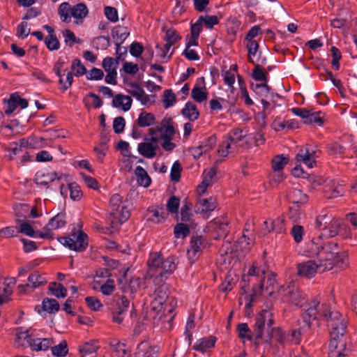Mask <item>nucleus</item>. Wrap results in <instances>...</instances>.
<instances>
[{
  "instance_id": "nucleus-1",
  "label": "nucleus",
  "mask_w": 357,
  "mask_h": 357,
  "mask_svg": "<svg viewBox=\"0 0 357 357\" xmlns=\"http://www.w3.org/2000/svg\"><path fill=\"white\" fill-rule=\"evenodd\" d=\"M320 316L327 322L330 330L331 349L346 347L342 337L347 329V321L337 311L331 310L326 304H320V301L315 299L311 302L309 307L302 314V319L306 323L307 328H310L311 320H316Z\"/></svg>"
},
{
  "instance_id": "nucleus-2",
  "label": "nucleus",
  "mask_w": 357,
  "mask_h": 357,
  "mask_svg": "<svg viewBox=\"0 0 357 357\" xmlns=\"http://www.w3.org/2000/svg\"><path fill=\"white\" fill-rule=\"evenodd\" d=\"M175 260L174 257H169L163 259L160 254L155 252L151 255L148 264L151 271L161 270L159 275L162 277V272L171 273L176 269Z\"/></svg>"
},
{
  "instance_id": "nucleus-3",
  "label": "nucleus",
  "mask_w": 357,
  "mask_h": 357,
  "mask_svg": "<svg viewBox=\"0 0 357 357\" xmlns=\"http://www.w3.org/2000/svg\"><path fill=\"white\" fill-rule=\"evenodd\" d=\"M274 324L272 313L266 310H262L256 317V322L253 329V335L256 340L262 338L264 330L268 335L271 333L272 326Z\"/></svg>"
},
{
  "instance_id": "nucleus-4",
  "label": "nucleus",
  "mask_w": 357,
  "mask_h": 357,
  "mask_svg": "<svg viewBox=\"0 0 357 357\" xmlns=\"http://www.w3.org/2000/svg\"><path fill=\"white\" fill-rule=\"evenodd\" d=\"M88 236L82 231L73 233L69 237H61L59 241L64 246L77 252H83L88 245Z\"/></svg>"
},
{
  "instance_id": "nucleus-5",
  "label": "nucleus",
  "mask_w": 357,
  "mask_h": 357,
  "mask_svg": "<svg viewBox=\"0 0 357 357\" xmlns=\"http://www.w3.org/2000/svg\"><path fill=\"white\" fill-rule=\"evenodd\" d=\"M122 197L119 194H114L110 199L112 211L110 215L116 220L121 225L125 222L130 217V211L126 206H121Z\"/></svg>"
},
{
  "instance_id": "nucleus-6",
  "label": "nucleus",
  "mask_w": 357,
  "mask_h": 357,
  "mask_svg": "<svg viewBox=\"0 0 357 357\" xmlns=\"http://www.w3.org/2000/svg\"><path fill=\"white\" fill-rule=\"evenodd\" d=\"M65 224L66 215L65 213H59L50 220L48 224L43 227V231H38V236L41 238H52V231L63 227Z\"/></svg>"
},
{
  "instance_id": "nucleus-7",
  "label": "nucleus",
  "mask_w": 357,
  "mask_h": 357,
  "mask_svg": "<svg viewBox=\"0 0 357 357\" xmlns=\"http://www.w3.org/2000/svg\"><path fill=\"white\" fill-rule=\"evenodd\" d=\"M323 262L317 264L314 261L309 260L303 263L298 264V274L301 276L312 278L317 271L323 272Z\"/></svg>"
},
{
  "instance_id": "nucleus-8",
  "label": "nucleus",
  "mask_w": 357,
  "mask_h": 357,
  "mask_svg": "<svg viewBox=\"0 0 357 357\" xmlns=\"http://www.w3.org/2000/svg\"><path fill=\"white\" fill-rule=\"evenodd\" d=\"M280 292L284 297L288 298L295 305L302 306L305 297L302 292L294 285H289L285 288L282 287Z\"/></svg>"
},
{
  "instance_id": "nucleus-9",
  "label": "nucleus",
  "mask_w": 357,
  "mask_h": 357,
  "mask_svg": "<svg viewBox=\"0 0 357 357\" xmlns=\"http://www.w3.org/2000/svg\"><path fill=\"white\" fill-rule=\"evenodd\" d=\"M115 302L117 307L112 310V321L120 324L123 321L122 315L129 307L130 301L125 296H121L115 298Z\"/></svg>"
},
{
  "instance_id": "nucleus-10",
  "label": "nucleus",
  "mask_w": 357,
  "mask_h": 357,
  "mask_svg": "<svg viewBox=\"0 0 357 357\" xmlns=\"http://www.w3.org/2000/svg\"><path fill=\"white\" fill-rule=\"evenodd\" d=\"M128 86L129 87L127 89L128 93L140 101L142 105H146L150 102V97L145 93L144 89L138 84L130 83Z\"/></svg>"
},
{
  "instance_id": "nucleus-11",
  "label": "nucleus",
  "mask_w": 357,
  "mask_h": 357,
  "mask_svg": "<svg viewBox=\"0 0 357 357\" xmlns=\"http://www.w3.org/2000/svg\"><path fill=\"white\" fill-rule=\"evenodd\" d=\"M340 222L334 221L331 222L328 229L324 228L323 231L319 234L317 238H313L312 242L314 245H319V241L323 238H333L339 234V230L340 227Z\"/></svg>"
},
{
  "instance_id": "nucleus-12",
  "label": "nucleus",
  "mask_w": 357,
  "mask_h": 357,
  "mask_svg": "<svg viewBox=\"0 0 357 357\" xmlns=\"http://www.w3.org/2000/svg\"><path fill=\"white\" fill-rule=\"evenodd\" d=\"M215 208V202L213 198L201 199L195 206V212L197 214H206L214 211Z\"/></svg>"
},
{
  "instance_id": "nucleus-13",
  "label": "nucleus",
  "mask_w": 357,
  "mask_h": 357,
  "mask_svg": "<svg viewBox=\"0 0 357 357\" xmlns=\"http://www.w3.org/2000/svg\"><path fill=\"white\" fill-rule=\"evenodd\" d=\"M204 239L201 236H192L190 241V248L188 250V257L194 260L197 253L204 248Z\"/></svg>"
},
{
  "instance_id": "nucleus-14",
  "label": "nucleus",
  "mask_w": 357,
  "mask_h": 357,
  "mask_svg": "<svg viewBox=\"0 0 357 357\" xmlns=\"http://www.w3.org/2000/svg\"><path fill=\"white\" fill-rule=\"evenodd\" d=\"M315 153V151L310 153L307 148L305 150L301 149L296 155V162L300 163L302 162L308 167L312 168L316 163L315 160L313 159Z\"/></svg>"
},
{
  "instance_id": "nucleus-15",
  "label": "nucleus",
  "mask_w": 357,
  "mask_h": 357,
  "mask_svg": "<svg viewBox=\"0 0 357 357\" xmlns=\"http://www.w3.org/2000/svg\"><path fill=\"white\" fill-rule=\"evenodd\" d=\"M158 147L153 143L142 142L138 144L137 151L142 156L152 158L155 156Z\"/></svg>"
},
{
  "instance_id": "nucleus-16",
  "label": "nucleus",
  "mask_w": 357,
  "mask_h": 357,
  "mask_svg": "<svg viewBox=\"0 0 357 357\" xmlns=\"http://www.w3.org/2000/svg\"><path fill=\"white\" fill-rule=\"evenodd\" d=\"M57 174L53 172H45L44 171H39L36 174L34 182L38 185H46L48 183L54 181Z\"/></svg>"
},
{
  "instance_id": "nucleus-17",
  "label": "nucleus",
  "mask_w": 357,
  "mask_h": 357,
  "mask_svg": "<svg viewBox=\"0 0 357 357\" xmlns=\"http://www.w3.org/2000/svg\"><path fill=\"white\" fill-rule=\"evenodd\" d=\"M132 100L129 96H124L122 94H117L112 100V105L115 107H120L122 106L123 111L130 109L132 105Z\"/></svg>"
},
{
  "instance_id": "nucleus-18",
  "label": "nucleus",
  "mask_w": 357,
  "mask_h": 357,
  "mask_svg": "<svg viewBox=\"0 0 357 357\" xmlns=\"http://www.w3.org/2000/svg\"><path fill=\"white\" fill-rule=\"evenodd\" d=\"M181 114L191 121L197 120L199 115L196 105L192 102H188L185 105V107L181 110Z\"/></svg>"
},
{
  "instance_id": "nucleus-19",
  "label": "nucleus",
  "mask_w": 357,
  "mask_h": 357,
  "mask_svg": "<svg viewBox=\"0 0 357 357\" xmlns=\"http://www.w3.org/2000/svg\"><path fill=\"white\" fill-rule=\"evenodd\" d=\"M216 338L213 336L201 338L198 340L193 346V349L196 351L204 352L207 349L214 347Z\"/></svg>"
},
{
  "instance_id": "nucleus-20",
  "label": "nucleus",
  "mask_w": 357,
  "mask_h": 357,
  "mask_svg": "<svg viewBox=\"0 0 357 357\" xmlns=\"http://www.w3.org/2000/svg\"><path fill=\"white\" fill-rule=\"evenodd\" d=\"M54 342L52 338H36L33 340L32 342H30V346L35 351H46Z\"/></svg>"
},
{
  "instance_id": "nucleus-21",
  "label": "nucleus",
  "mask_w": 357,
  "mask_h": 357,
  "mask_svg": "<svg viewBox=\"0 0 357 357\" xmlns=\"http://www.w3.org/2000/svg\"><path fill=\"white\" fill-rule=\"evenodd\" d=\"M288 199L294 204L298 205L307 203L308 196L303 194L300 190L294 189L289 193Z\"/></svg>"
},
{
  "instance_id": "nucleus-22",
  "label": "nucleus",
  "mask_w": 357,
  "mask_h": 357,
  "mask_svg": "<svg viewBox=\"0 0 357 357\" xmlns=\"http://www.w3.org/2000/svg\"><path fill=\"white\" fill-rule=\"evenodd\" d=\"M28 281L30 284H26L25 285L20 284L18 286V288L22 289L23 290L25 287H29L30 285L33 288H36L47 282L46 280L37 272L31 273L28 278Z\"/></svg>"
},
{
  "instance_id": "nucleus-23",
  "label": "nucleus",
  "mask_w": 357,
  "mask_h": 357,
  "mask_svg": "<svg viewBox=\"0 0 357 357\" xmlns=\"http://www.w3.org/2000/svg\"><path fill=\"white\" fill-rule=\"evenodd\" d=\"M137 183L144 187H148L151 183V178L146 171L141 166H137L135 170Z\"/></svg>"
},
{
  "instance_id": "nucleus-24",
  "label": "nucleus",
  "mask_w": 357,
  "mask_h": 357,
  "mask_svg": "<svg viewBox=\"0 0 357 357\" xmlns=\"http://www.w3.org/2000/svg\"><path fill=\"white\" fill-rule=\"evenodd\" d=\"M204 174L203 181L198 187V191L200 195L204 193L208 186L211 184L215 174V168H211L207 172H204Z\"/></svg>"
},
{
  "instance_id": "nucleus-25",
  "label": "nucleus",
  "mask_w": 357,
  "mask_h": 357,
  "mask_svg": "<svg viewBox=\"0 0 357 357\" xmlns=\"http://www.w3.org/2000/svg\"><path fill=\"white\" fill-rule=\"evenodd\" d=\"M59 303L53 298H45L42 303V308L43 311L47 312L50 314L55 313L59 310Z\"/></svg>"
},
{
  "instance_id": "nucleus-26",
  "label": "nucleus",
  "mask_w": 357,
  "mask_h": 357,
  "mask_svg": "<svg viewBox=\"0 0 357 357\" xmlns=\"http://www.w3.org/2000/svg\"><path fill=\"white\" fill-rule=\"evenodd\" d=\"M308 328L305 324V326L300 327L298 330L294 329L288 333L287 343L299 344L302 333H305Z\"/></svg>"
},
{
  "instance_id": "nucleus-27",
  "label": "nucleus",
  "mask_w": 357,
  "mask_h": 357,
  "mask_svg": "<svg viewBox=\"0 0 357 357\" xmlns=\"http://www.w3.org/2000/svg\"><path fill=\"white\" fill-rule=\"evenodd\" d=\"M155 116L151 113L142 112L139 114L137 119V124L139 127H148L155 122Z\"/></svg>"
},
{
  "instance_id": "nucleus-28",
  "label": "nucleus",
  "mask_w": 357,
  "mask_h": 357,
  "mask_svg": "<svg viewBox=\"0 0 357 357\" xmlns=\"http://www.w3.org/2000/svg\"><path fill=\"white\" fill-rule=\"evenodd\" d=\"M129 34L130 32L128 31V29L121 26H116L112 31V37L120 40L119 43H123Z\"/></svg>"
},
{
  "instance_id": "nucleus-29",
  "label": "nucleus",
  "mask_w": 357,
  "mask_h": 357,
  "mask_svg": "<svg viewBox=\"0 0 357 357\" xmlns=\"http://www.w3.org/2000/svg\"><path fill=\"white\" fill-rule=\"evenodd\" d=\"M49 290L57 298H65L67 294L66 289L61 284L56 282L50 284Z\"/></svg>"
},
{
  "instance_id": "nucleus-30",
  "label": "nucleus",
  "mask_w": 357,
  "mask_h": 357,
  "mask_svg": "<svg viewBox=\"0 0 357 357\" xmlns=\"http://www.w3.org/2000/svg\"><path fill=\"white\" fill-rule=\"evenodd\" d=\"M88 8L84 3H77L70 10V15L75 18L82 19L87 15Z\"/></svg>"
},
{
  "instance_id": "nucleus-31",
  "label": "nucleus",
  "mask_w": 357,
  "mask_h": 357,
  "mask_svg": "<svg viewBox=\"0 0 357 357\" xmlns=\"http://www.w3.org/2000/svg\"><path fill=\"white\" fill-rule=\"evenodd\" d=\"M269 336L274 337L282 345L287 343L288 333L282 332L280 328H272Z\"/></svg>"
},
{
  "instance_id": "nucleus-32",
  "label": "nucleus",
  "mask_w": 357,
  "mask_h": 357,
  "mask_svg": "<svg viewBox=\"0 0 357 357\" xmlns=\"http://www.w3.org/2000/svg\"><path fill=\"white\" fill-rule=\"evenodd\" d=\"M246 47L248 51V60L252 63H255L254 58L259 51V43L256 40L248 41Z\"/></svg>"
},
{
  "instance_id": "nucleus-33",
  "label": "nucleus",
  "mask_w": 357,
  "mask_h": 357,
  "mask_svg": "<svg viewBox=\"0 0 357 357\" xmlns=\"http://www.w3.org/2000/svg\"><path fill=\"white\" fill-rule=\"evenodd\" d=\"M290 233L294 241L297 243H299L303 241V236L305 234V230L303 226L295 224L293 225Z\"/></svg>"
},
{
  "instance_id": "nucleus-34",
  "label": "nucleus",
  "mask_w": 357,
  "mask_h": 357,
  "mask_svg": "<svg viewBox=\"0 0 357 357\" xmlns=\"http://www.w3.org/2000/svg\"><path fill=\"white\" fill-rule=\"evenodd\" d=\"M66 341L63 340L58 345L52 347L51 350L54 356L57 357L66 356L68 352Z\"/></svg>"
},
{
  "instance_id": "nucleus-35",
  "label": "nucleus",
  "mask_w": 357,
  "mask_h": 357,
  "mask_svg": "<svg viewBox=\"0 0 357 357\" xmlns=\"http://www.w3.org/2000/svg\"><path fill=\"white\" fill-rule=\"evenodd\" d=\"M335 257V252L333 251L327 252L326 256L321 259L324 266L322 267V271H329L333 268L334 266V260Z\"/></svg>"
},
{
  "instance_id": "nucleus-36",
  "label": "nucleus",
  "mask_w": 357,
  "mask_h": 357,
  "mask_svg": "<svg viewBox=\"0 0 357 357\" xmlns=\"http://www.w3.org/2000/svg\"><path fill=\"white\" fill-rule=\"evenodd\" d=\"M181 38V37L177 34L176 31L174 29H169L166 31L164 40L166 42V43H167V46L172 47L176 43H177Z\"/></svg>"
},
{
  "instance_id": "nucleus-37",
  "label": "nucleus",
  "mask_w": 357,
  "mask_h": 357,
  "mask_svg": "<svg viewBox=\"0 0 357 357\" xmlns=\"http://www.w3.org/2000/svg\"><path fill=\"white\" fill-rule=\"evenodd\" d=\"M191 97L198 102H202L207 99V93L201 87L195 86L191 92Z\"/></svg>"
},
{
  "instance_id": "nucleus-38",
  "label": "nucleus",
  "mask_w": 357,
  "mask_h": 357,
  "mask_svg": "<svg viewBox=\"0 0 357 357\" xmlns=\"http://www.w3.org/2000/svg\"><path fill=\"white\" fill-rule=\"evenodd\" d=\"M176 238H185L190 234V228L184 223L177 224L174 229Z\"/></svg>"
},
{
  "instance_id": "nucleus-39",
  "label": "nucleus",
  "mask_w": 357,
  "mask_h": 357,
  "mask_svg": "<svg viewBox=\"0 0 357 357\" xmlns=\"http://www.w3.org/2000/svg\"><path fill=\"white\" fill-rule=\"evenodd\" d=\"M71 9L70 4L67 2L60 4L58 12L63 22H68L70 21L69 12Z\"/></svg>"
},
{
  "instance_id": "nucleus-40",
  "label": "nucleus",
  "mask_w": 357,
  "mask_h": 357,
  "mask_svg": "<svg viewBox=\"0 0 357 357\" xmlns=\"http://www.w3.org/2000/svg\"><path fill=\"white\" fill-rule=\"evenodd\" d=\"M19 229V231L20 233H22L26 236L33 237L36 234L38 236V231H35L33 229V227L27 221H24L20 223Z\"/></svg>"
},
{
  "instance_id": "nucleus-41",
  "label": "nucleus",
  "mask_w": 357,
  "mask_h": 357,
  "mask_svg": "<svg viewBox=\"0 0 357 357\" xmlns=\"http://www.w3.org/2000/svg\"><path fill=\"white\" fill-rule=\"evenodd\" d=\"M176 102V96L171 89L165 90L163 93L164 107L168 108L173 106Z\"/></svg>"
},
{
  "instance_id": "nucleus-42",
  "label": "nucleus",
  "mask_w": 357,
  "mask_h": 357,
  "mask_svg": "<svg viewBox=\"0 0 357 357\" xmlns=\"http://www.w3.org/2000/svg\"><path fill=\"white\" fill-rule=\"evenodd\" d=\"M155 298L158 300L159 304H164L168 298V289L165 285H162L155 291Z\"/></svg>"
},
{
  "instance_id": "nucleus-43",
  "label": "nucleus",
  "mask_w": 357,
  "mask_h": 357,
  "mask_svg": "<svg viewBox=\"0 0 357 357\" xmlns=\"http://www.w3.org/2000/svg\"><path fill=\"white\" fill-rule=\"evenodd\" d=\"M288 159L283 156V155H276L272 160L273 169L275 171L282 170L284 165L287 163Z\"/></svg>"
},
{
  "instance_id": "nucleus-44",
  "label": "nucleus",
  "mask_w": 357,
  "mask_h": 357,
  "mask_svg": "<svg viewBox=\"0 0 357 357\" xmlns=\"http://www.w3.org/2000/svg\"><path fill=\"white\" fill-rule=\"evenodd\" d=\"M102 68L105 70V72H111L114 70H116L118 68V61H114V59L112 57H106L102 61Z\"/></svg>"
},
{
  "instance_id": "nucleus-45",
  "label": "nucleus",
  "mask_w": 357,
  "mask_h": 357,
  "mask_svg": "<svg viewBox=\"0 0 357 357\" xmlns=\"http://www.w3.org/2000/svg\"><path fill=\"white\" fill-rule=\"evenodd\" d=\"M333 218L327 215H321L317 217L315 222V227L323 231L324 228L331 222Z\"/></svg>"
},
{
  "instance_id": "nucleus-46",
  "label": "nucleus",
  "mask_w": 357,
  "mask_h": 357,
  "mask_svg": "<svg viewBox=\"0 0 357 357\" xmlns=\"http://www.w3.org/2000/svg\"><path fill=\"white\" fill-rule=\"evenodd\" d=\"M182 167L178 161L174 162L171 169V180L174 182H178L181 178Z\"/></svg>"
},
{
  "instance_id": "nucleus-47",
  "label": "nucleus",
  "mask_w": 357,
  "mask_h": 357,
  "mask_svg": "<svg viewBox=\"0 0 357 357\" xmlns=\"http://www.w3.org/2000/svg\"><path fill=\"white\" fill-rule=\"evenodd\" d=\"M45 43L47 47L51 51L59 50L60 46L59 41L55 35L47 36L45 38Z\"/></svg>"
},
{
  "instance_id": "nucleus-48",
  "label": "nucleus",
  "mask_w": 357,
  "mask_h": 357,
  "mask_svg": "<svg viewBox=\"0 0 357 357\" xmlns=\"http://www.w3.org/2000/svg\"><path fill=\"white\" fill-rule=\"evenodd\" d=\"M180 200L175 196H172L167 203V208L169 213H176L178 212Z\"/></svg>"
},
{
  "instance_id": "nucleus-49",
  "label": "nucleus",
  "mask_w": 357,
  "mask_h": 357,
  "mask_svg": "<svg viewBox=\"0 0 357 357\" xmlns=\"http://www.w3.org/2000/svg\"><path fill=\"white\" fill-rule=\"evenodd\" d=\"M71 67L72 70L75 71V75L77 77L83 75L86 73V68L82 64L81 61L78 59H74Z\"/></svg>"
},
{
  "instance_id": "nucleus-50",
  "label": "nucleus",
  "mask_w": 357,
  "mask_h": 357,
  "mask_svg": "<svg viewBox=\"0 0 357 357\" xmlns=\"http://www.w3.org/2000/svg\"><path fill=\"white\" fill-rule=\"evenodd\" d=\"M85 301L87 303L88 307L94 311L99 310L102 305L100 300L93 296H88L85 298Z\"/></svg>"
},
{
  "instance_id": "nucleus-51",
  "label": "nucleus",
  "mask_w": 357,
  "mask_h": 357,
  "mask_svg": "<svg viewBox=\"0 0 357 357\" xmlns=\"http://www.w3.org/2000/svg\"><path fill=\"white\" fill-rule=\"evenodd\" d=\"M252 77L257 81H266L267 79L266 73L259 64L255 65V68L252 70Z\"/></svg>"
},
{
  "instance_id": "nucleus-52",
  "label": "nucleus",
  "mask_w": 357,
  "mask_h": 357,
  "mask_svg": "<svg viewBox=\"0 0 357 357\" xmlns=\"http://www.w3.org/2000/svg\"><path fill=\"white\" fill-rule=\"evenodd\" d=\"M105 15L106 17L112 22H116L119 20L117 10L114 7L105 6Z\"/></svg>"
},
{
  "instance_id": "nucleus-53",
  "label": "nucleus",
  "mask_w": 357,
  "mask_h": 357,
  "mask_svg": "<svg viewBox=\"0 0 357 357\" xmlns=\"http://www.w3.org/2000/svg\"><path fill=\"white\" fill-rule=\"evenodd\" d=\"M275 129L277 131L283 130L284 128H288L289 130H293L294 128H298V123L294 121H287L285 122H278L275 123Z\"/></svg>"
},
{
  "instance_id": "nucleus-54",
  "label": "nucleus",
  "mask_w": 357,
  "mask_h": 357,
  "mask_svg": "<svg viewBox=\"0 0 357 357\" xmlns=\"http://www.w3.org/2000/svg\"><path fill=\"white\" fill-rule=\"evenodd\" d=\"M104 77L103 71L101 69L93 68L87 74L86 78L89 80H100Z\"/></svg>"
},
{
  "instance_id": "nucleus-55",
  "label": "nucleus",
  "mask_w": 357,
  "mask_h": 357,
  "mask_svg": "<svg viewBox=\"0 0 357 357\" xmlns=\"http://www.w3.org/2000/svg\"><path fill=\"white\" fill-rule=\"evenodd\" d=\"M203 20L204 18L202 17H199L197 22L191 25V35H193L194 38H199V33L202 29Z\"/></svg>"
},
{
  "instance_id": "nucleus-56",
  "label": "nucleus",
  "mask_w": 357,
  "mask_h": 357,
  "mask_svg": "<svg viewBox=\"0 0 357 357\" xmlns=\"http://www.w3.org/2000/svg\"><path fill=\"white\" fill-rule=\"evenodd\" d=\"M125 119L122 116L116 117L114 119L113 128L116 134L122 132L125 128Z\"/></svg>"
},
{
  "instance_id": "nucleus-57",
  "label": "nucleus",
  "mask_w": 357,
  "mask_h": 357,
  "mask_svg": "<svg viewBox=\"0 0 357 357\" xmlns=\"http://www.w3.org/2000/svg\"><path fill=\"white\" fill-rule=\"evenodd\" d=\"M15 98L16 93H12L10 98L8 100V108L5 110V114L6 115L11 114L17 107Z\"/></svg>"
},
{
  "instance_id": "nucleus-58",
  "label": "nucleus",
  "mask_w": 357,
  "mask_h": 357,
  "mask_svg": "<svg viewBox=\"0 0 357 357\" xmlns=\"http://www.w3.org/2000/svg\"><path fill=\"white\" fill-rule=\"evenodd\" d=\"M171 121V118H165L162 121V126L160 128L165 130V132L173 137L175 134V129L174 126L170 124Z\"/></svg>"
},
{
  "instance_id": "nucleus-59",
  "label": "nucleus",
  "mask_w": 357,
  "mask_h": 357,
  "mask_svg": "<svg viewBox=\"0 0 357 357\" xmlns=\"http://www.w3.org/2000/svg\"><path fill=\"white\" fill-rule=\"evenodd\" d=\"M320 113H321L320 112L316 113V112H311L310 111L309 114H308L309 116L307 119V120L304 121V122L305 123H317L319 126L322 125L323 120L320 116H318Z\"/></svg>"
},
{
  "instance_id": "nucleus-60",
  "label": "nucleus",
  "mask_w": 357,
  "mask_h": 357,
  "mask_svg": "<svg viewBox=\"0 0 357 357\" xmlns=\"http://www.w3.org/2000/svg\"><path fill=\"white\" fill-rule=\"evenodd\" d=\"M204 18L203 24L208 29H212L213 25L218 23V19L215 15H202Z\"/></svg>"
},
{
  "instance_id": "nucleus-61",
  "label": "nucleus",
  "mask_w": 357,
  "mask_h": 357,
  "mask_svg": "<svg viewBox=\"0 0 357 357\" xmlns=\"http://www.w3.org/2000/svg\"><path fill=\"white\" fill-rule=\"evenodd\" d=\"M143 46L141 43L137 42H134L131 44L130 47V53L135 56H139L143 52Z\"/></svg>"
},
{
  "instance_id": "nucleus-62",
  "label": "nucleus",
  "mask_w": 357,
  "mask_h": 357,
  "mask_svg": "<svg viewBox=\"0 0 357 357\" xmlns=\"http://www.w3.org/2000/svg\"><path fill=\"white\" fill-rule=\"evenodd\" d=\"M331 52L333 56L332 66L336 70H338L340 68L339 60L341 59L340 52L335 47H332Z\"/></svg>"
},
{
  "instance_id": "nucleus-63",
  "label": "nucleus",
  "mask_w": 357,
  "mask_h": 357,
  "mask_svg": "<svg viewBox=\"0 0 357 357\" xmlns=\"http://www.w3.org/2000/svg\"><path fill=\"white\" fill-rule=\"evenodd\" d=\"M123 70L129 75H135L139 70L138 65L131 62H125L123 66Z\"/></svg>"
},
{
  "instance_id": "nucleus-64",
  "label": "nucleus",
  "mask_w": 357,
  "mask_h": 357,
  "mask_svg": "<svg viewBox=\"0 0 357 357\" xmlns=\"http://www.w3.org/2000/svg\"><path fill=\"white\" fill-rule=\"evenodd\" d=\"M113 280H107L100 287V291L104 295H110L114 290Z\"/></svg>"
}]
</instances>
